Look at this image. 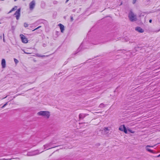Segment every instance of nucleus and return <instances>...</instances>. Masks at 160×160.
Instances as JSON below:
<instances>
[{"label": "nucleus", "instance_id": "f257e3e1", "mask_svg": "<svg viewBox=\"0 0 160 160\" xmlns=\"http://www.w3.org/2000/svg\"><path fill=\"white\" fill-rule=\"evenodd\" d=\"M128 17L130 20L132 22L135 21L137 20L136 15H134L132 11H130Z\"/></svg>", "mask_w": 160, "mask_h": 160}, {"label": "nucleus", "instance_id": "f03ea898", "mask_svg": "<svg viewBox=\"0 0 160 160\" xmlns=\"http://www.w3.org/2000/svg\"><path fill=\"white\" fill-rule=\"evenodd\" d=\"M38 114L39 115L43 116L47 118H49L50 115L49 112L47 111H41Z\"/></svg>", "mask_w": 160, "mask_h": 160}, {"label": "nucleus", "instance_id": "7ed1b4c3", "mask_svg": "<svg viewBox=\"0 0 160 160\" xmlns=\"http://www.w3.org/2000/svg\"><path fill=\"white\" fill-rule=\"evenodd\" d=\"M20 11L21 8L18 9L14 14V15L15 16V17L17 20L19 19L20 16Z\"/></svg>", "mask_w": 160, "mask_h": 160}, {"label": "nucleus", "instance_id": "20e7f679", "mask_svg": "<svg viewBox=\"0 0 160 160\" xmlns=\"http://www.w3.org/2000/svg\"><path fill=\"white\" fill-rule=\"evenodd\" d=\"M20 37L22 40V41L23 43H26L28 42V39L23 34H21L20 35Z\"/></svg>", "mask_w": 160, "mask_h": 160}, {"label": "nucleus", "instance_id": "39448f33", "mask_svg": "<svg viewBox=\"0 0 160 160\" xmlns=\"http://www.w3.org/2000/svg\"><path fill=\"white\" fill-rule=\"evenodd\" d=\"M119 130L122 131H123L126 134L128 133L127 129L124 125H121L119 128Z\"/></svg>", "mask_w": 160, "mask_h": 160}, {"label": "nucleus", "instance_id": "423d86ee", "mask_svg": "<svg viewBox=\"0 0 160 160\" xmlns=\"http://www.w3.org/2000/svg\"><path fill=\"white\" fill-rule=\"evenodd\" d=\"M35 6V2L34 1H32L29 4V8L31 10H32Z\"/></svg>", "mask_w": 160, "mask_h": 160}, {"label": "nucleus", "instance_id": "0eeeda50", "mask_svg": "<svg viewBox=\"0 0 160 160\" xmlns=\"http://www.w3.org/2000/svg\"><path fill=\"white\" fill-rule=\"evenodd\" d=\"M58 26L60 27L61 32H63L64 30V26L61 23L59 24Z\"/></svg>", "mask_w": 160, "mask_h": 160}, {"label": "nucleus", "instance_id": "6e6552de", "mask_svg": "<svg viewBox=\"0 0 160 160\" xmlns=\"http://www.w3.org/2000/svg\"><path fill=\"white\" fill-rule=\"evenodd\" d=\"M2 66V68H4L6 67V62L4 59H2L1 62Z\"/></svg>", "mask_w": 160, "mask_h": 160}, {"label": "nucleus", "instance_id": "1a4fd4ad", "mask_svg": "<svg viewBox=\"0 0 160 160\" xmlns=\"http://www.w3.org/2000/svg\"><path fill=\"white\" fill-rule=\"evenodd\" d=\"M136 30L138 31V32H144L143 30L139 27H137L136 28Z\"/></svg>", "mask_w": 160, "mask_h": 160}, {"label": "nucleus", "instance_id": "9d476101", "mask_svg": "<svg viewBox=\"0 0 160 160\" xmlns=\"http://www.w3.org/2000/svg\"><path fill=\"white\" fill-rule=\"evenodd\" d=\"M148 147H153V146H149V145H148L146 147V149L148 151L151 153H153V152L152 150L148 148Z\"/></svg>", "mask_w": 160, "mask_h": 160}, {"label": "nucleus", "instance_id": "9b49d317", "mask_svg": "<svg viewBox=\"0 0 160 160\" xmlns=\"http://www.w3.org/2000/svg\"><path fill=\"white\" fill-rule=\"evenodd\" d=\"M17 6H15L14 7H13V8H12L10 10V11L8 12V13H9L11 12H12V11H15V10H16L17 9Z\"/></svg>", "mask_w": 160, "mask_h": 160}, {"label": "nucleus", "instance_id": "f8f14e48", "mask_svg": "<svg viewBox=\"0 0 160 160\" xmlns=\"http://www.w3.org/2000/svg\"><path fill=\"white\" fill-rule=\"evenodd\" d=\"M24 26L25 27L27 28V27H28V24L26 22H25V23H24Z\"/></svg>", "mask_w": 160, "mask_h": 160}, {"label": "nucleus", "instance_id": "ddd939ff", "mask_svg": "<svg viewBox=\"0 0 160 160\" xmlns=\"http://www.w3.org/2000/svg\"><path fill=\"white\" fill-rule=\"evenodd\" d=\"M41 27V26H39L37 28H35V29H33V30H32V31H35V30H37V29L40 28Z\"/></svg>", "mask_w": 160, "mask_h": 160}, {"label": "nucleus", "instance_id": "4468645a", "mask_svg": "<svg viewBox=\"0 0 160 160\" xmlns=\"http://www.w3.org/2000/svg\"><path fill=\"white\" fill-rule=\"evenodd\" d=\"M14 61L16 63H17L18 62V61L15 58L14 59Z\"/></svg>", "mask_w": 160, "mask_h": 160}, {"label": "nucleus", "instance_id": "2eb2a0df", "mask_svg": "<svg viewBox=\"0 0 160 160\" xmlns=\"http://www.w3.org/2000/svg\"><path fill=\"white\" fill-rule=\"evenodd\" d=\"M136 2V0H133V3L134 4Z\"/></svg>", "mask_w": 160, "mask_h": 160}, {"label": "nucleus", "instance_id": "dca6fc26", "mask_svg": "<svg viewBox=\"0 0 160 160\" xmlns=\"http://www.w3.org/2000/svg\"><path fill=\"white\" fill-rule=\"evenodd\" d=\"M128 130L131 133H134L133 132H132V131L131 130H130L128 129Z\"/></svg>", "mask_w": 160, "mask_h": 160}, {"label": "nucleus", "instance_id": "f3484780", "mask_svg": "<svg viewBox=\"0 0 160 160\" xmlns=\"http://www.w3.org/2000/svg\"><path fill=\"white\" fill-rule=\"evenodd\" d=\"M152 22V20L151 19H150L149 20V22L150 23H151Z\"/></svg>", "mask_w": 160, "mask_h": 160}, {"label": "nucleus", "instance_id": "a211bd4d", "mask_svg": "<svg viewBox=\"0 0 160 160\" xmlns=\"http://www.w3.org/2000/svg\"><path fill=\"white\" fill-rule=\"evenodd\" d=\"M6 104H7V103L5 104H4V105L2 107L3 108V107H4L5 105H6Z\"/></svg>", "mask_w": 160, "mask_h": 160}, {"label": "nucleus", "instance_id": "6ab92c4d", "mask_svg": "<svg viewBox=\"0 0 160 160\" xmlns=\"http://www.w3.org/2000/svg\"><path fill=\"white\" fill-rule=\"evenodd\" d=\"M2 160H6V159H5V158H3L2 159Z\"/></svg>", "mask_w": 160, "mask_h": 160}, {"label": "nucleus", "instance_id": "aec40b11", "mask_svg": "<svg viewBox=\"0 0 160 160\" xmlns=\"http://www.w3.org/2000/svg\"><path fill=\"white\" fill-rule=\"evenodd\" d=\"M157 157H160V154Z\"/></svg>", "mask_w": 160, "mask_h": 160}, {"label": "nucleus", "instance_id": "412c9836", "mask_svg": "<svg viewBox=\"0 0 160 160\" xmlns=\"http://www.w3.org/2000/svg\"><path fill=\"white\" fill-rule=\"evenodd\" d=\"M102 105H103V104H101L100 105V106L101 107V106H102Z\"/></svg>", "mask_w": 160, "mask_h": 160}, {"label": "nucleus", "instance_id": "4be33fe9", "mask_svg": "<svg viewBox=\"0 0 160 160\" xmlns=\"http://www.w3.org/2000/svg\"><path fill=\"white\" fill-rule=\"evenodd\" d=\"M69 0H66V2H67Z\"/></svg>", "mask_w": 160, "mask_h": 160}, {"label": "nucleus", "instance_id": "5701e85b", "mask_svg": "<svg viewBox=\"0 0 160 160\" xmlns=\"http://www.w3.org/2000/svg\"><path fill=\"white\" fill-rule=\"evenodd\" d=\"M106 128V130H108V128Z\"/></svg>", "mask_w": 160, "mask_h": 160}, {"label": "nucleus", "instance_id": "b1692460", "mask_svg": "<svg viewBox=\"0 0 160 160\" xmlns=\"http://www.w3.org/2000/svg\"><path fill=\"white\" fill-rule=\"evenodd\" d=\"M0 160H1V159H0Z\"/></svg>", "mask_w": 160, "mask_h": 160}]
</instances>
